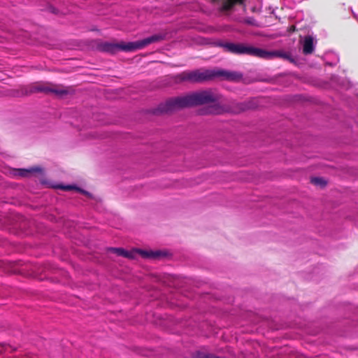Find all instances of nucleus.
<instances>
[{"instance_id":"nucleus-3","label":"nucleus","mask_w":358,"mask_h":358,"mask_svg":"<svg viewBox=\"0 0 358 358\" xmlns=\"http://www.w3.org/2000/svg\"><path fill=\"white\" fill-rule=\"evenodd\" d=\"M219 45L224 48L226 51L234 54L248 55L262 59H271L273 57L286 58L287 57L286 53L281 51H268L246 43H222Z\"/></svg>"},{"instance_id":"nucleus-13","label":"nucleus","mask_w":358,"mask_h":358,"mask_svg":"<svg viewBox=\"0 0 358 358\" xmlns=\"http://www.w3.org/2000/svg\"><path fill=\"white\" fill-rule=\"evenodd\" d=\"M243 22L245 23V24H250V25H252V26H257V23L256 22V20H255V18L253 17H247L245 19H244Z\"/></svg>"},{"instance_id":"nucleus-9","label":"nucleus","mask_w":358,"mask_h":358,"mask_svg":"<svg viewBox=\"0 0 358 358\" xmlns=\"http://www.w3.org/2000/svg\"><path fill=\"white\" fill-rule=\"evenodd\" d=\"M243 1H244V0H226V2L224 3V4L223 6V9L228 10L231 9L235 3H243Z\"/></svg>"},{"instance_id":"nucleus-1","label":"nucleus","mask_w":358,"mask_h":358,"mask_svg":"<svg viewBox=\"0 0 358 358\" xmlns=\"http://www.w3.org/2000/svg\"><path fill=\"white\" fill-rule=\"evenodd\" d=\"M208 104L206 113L220 114L224 111L222 96L214 90H205L171 98L161 103L157 113H169L186 107Z\"/></svg>"},{"instance_id":"nucleus-11","label":"nucleus","mask_w":358,"mask_h":358,"mask_svg":"<svg viewBox=\"0 0 358 358\" xmlns=\"http://www.w3.org/2000/svg\"><path fill=\"white\" fill-rule=\"evenodd\" d=\"M311 182L315 185L324 187L327 185V182L322 178H311Z\"/></svg>"},{"instance_id":"nucleus-10","label":"nucleus","mask_w":358,"mask_h":358,"mask_svg":"<svg viewBox=\"0 0 358 358\" xmlns=\"http://www.w3.org/2000/svg\"><path fill=\"white\" fill-rule=\"evenodd\" d=\"M140 252L143 255V257H151V258H157L159 256H161V252L156 251V252H147V251H143L141 250Z\"/></svg>"},{"instance_id":"nucleus-7","label":"nucleus","mask_w":358,"mask_h":358,"mask_svg":"<svg viewBox=\"0 0 358 358\" xmlns=\"http://www.w3.org/2000/svg\"><path fill=\"white\" fill-rule=\"evenodd\" d=\"M37 92H53L57 95L62 96L63 94H66V91L65 90H57L55 88H49V87H37L35 89Z\"/></svg>"},{"instance_id":"nucleus-12","label":"nucleus","mask_w":358,"mask_h":358,"mask_svg":"<svg viewBox=\"0 0 358 358\" xmlns=\"http://www.w3.org/2000/svg\"><path fill=\"white\" fill-rule=\"evenodd\" d=\"M57 187L59 189H64V190H67V191L76 189V191L82 192L84 194H87L86 192L83 191L80 188L76 187L73 185H58Z\"/></svg>"},{"instance_id":"nucleus-5","label":"nucleus","mask_w":358,"mask_h":358,"mask_svg":"<svg viewBox=\"0 0 358 358\" xmlns=\"http://www.w3.org/2000/svg\"><path fill=\"white\" fill-rule=\"evenodd\" d=\"M314 49L313 38L310 36H306L303 43V53L306 55L311 54L314 51Z\"/></svg>"},{"instance_id":"nucleus-4","label":"nucleus","mask_w":358,"mask_h":358,"mask_svg":"<svg viewBox=\"0 0 358 358\" xmlns=\"http://www.w3.org/2000/svg\"><path fill=\"white\" fill-rule=\"evenodd\" d=\"M164 38V36L162 34H155L135 42H122L120 43L106 42L101 43L99 45V48L101 51L109 52L111 54H115L120 50L125 52H132L136 50L142 49L151 43L160 41L163 40Z\"/></svg>"},{"instance_id":"nucleus-6","label":"nucleus","mask_w":358,"mask_h":358,"mask_svg":"<svg viewBox=\"0 0 358 358\" xmlns=\"http://www.w3.org/2000/svg\"><path fill=\"white\" fill-rule=\"evenodd\" d=\"M109 251L116 254L117 256L125 257L128 258H133L132 252L124 250L120 248H110L108 249Z\"/></svg>"},{"instance_id":"nucleus-14","label":"nucleus","mask_w":358,"mask_h":358,"mask_svg":"<svg viewBox=\"0 0 358 358\" xmlns=\"http://www.w3.org/2000/svg\"><path fill=\"white\" fill-rule=\"evenodd\" d=\"M328 56H333L335 57V61L334 62H327V64L329 65V66H333V65H335L338 62V58L336 57V55H334V54H330Z\"/></svg>"},{"instance_id":"nucleus-8","label":"nucleus","mask_w":358,"mask_h":358,"mask_svg":"<svg viewBox=\"0 0 358 358\" xmlns=\"http://www.w3.org/2000/svg\"><path fill=\"white\" fill-rule=\"evenodd\" d=\"M41 171V169L40 168L35 167V168H31L29 169H18L17 172H18L19 176H20L22 177H26L31 173L40 172Z\"/></svg>"},{"instance_id":"nucleus-2","label":"nucleus","mask_w":358,"mask_h":358,"mask_svg":"<svg viewBox=\"0 0 358 358\" xmlns=\"http://www.w3.org/2000/svg\"><path fill=\"white\" fill-rule=\"evenodd\" d=\"M217 77H222L227 80H234L240 78L241 75L235 72L222 70L206 69L183 71L177 76L179 80L189 83H201Z\"/></svg>"}]
</instances>
